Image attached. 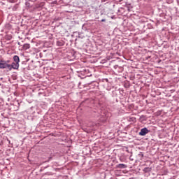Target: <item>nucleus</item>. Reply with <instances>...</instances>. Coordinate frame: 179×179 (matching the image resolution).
<instances>
[{"instance_id": "1", "label": "nucleus", "mask_w": 179, "mask_h": 179, "mask_svg": "<svg viewBox=\"0 0 179 179\" xmlns=\"http://www.w3.org/2000/svg\"><path fill=\"white\" fill-rule=\"evenodd\" d=\"M9 62H10V60L1 59L0 60V69H6L7 72H9V71H10Z\"/></svg>"}, {"instance_id": "2", "label": "nucleus", "mask_w": 179, "mask_h": 179, "mask_svg": "<svg viewBox=\"0 0 179 179\" xmlns=\"http://www.w3.org/2000/svg\"><path fill=\"white\" fill-rule=\"evenodd\" d=\"M149 132H150V131H149L148 128L144 127L141 129V131L138 133V135H140V136H145V135L149 134Z\"/></svg>"}, {"instance_id": "3", "label": "nucleus", "mask_w": 179, "mask_h": 179, "mask_svg": "<svg viewBox=\"0 0 179 179\" xmlns=\"http://www.w3.org/2000/svg\"><path fill=\"white\" fill-rule=\"evenodd\" d=\"M12 69H19V63L13 62L10 64V71H12Z\"/></svg>"}, {"instance_id": "4", "label": "nucleus", "mask_w": 179, "mask_h": 179, "mask_svg": "<svg viewBox=\"0 0 179 179\" xmlns=\"http://www.w3.org/2000/svg\"><path fill=\"white\" fill-rule=\"evenodd\" d=\"M14 62L19 64L20 62V59L19 58V56L15 55L13 57Z\"/></svg>"}, {"instance_id": "5", "label": "nucleus", "mask_w": 179, "mask_h": 179, "mask_svg": "<svg viewBox=\"0 0 179 179\" xmlns=\"http://www.w3.org/2000/svg\"><path fill=\"white\" fill-rule=\"evenodd\" d=\"M117 169H127V165L124 164H119L116 166Z\"/></svg>"}, {"instance_id": "6", "label": "nucleus", "mask_w": 179, "mask_h": 179, "mask_svg": "<svg viewBox=\"0 0 179 179\" xmlns=\"http://www.w3.org/2000/svg\"><path fill=\"white\" fill-rule=\"evenodd\" d=\"M143 171H144L145 173H150V171H152V168L145 167L143 169Z\"/></svg>"}, {"instance_id": "7", "label": "nucleus", "mask_w": 179, "mask_h": 179, "mask_svg": "<svg viewBox=\"0 0 179 179\" xmlns=\"http://www.w3.org/2000/svg\"><path fill=\"white\" fill-rule=\"evenodd\" d=\"M64 43L63 42V41H57V45H58V47H62V45H64Z\"/></svg>"}, {"instance_id": "8", "label": "nucleus", "mask_w": 179, "mask_h": 179, "mask_svg": "<svg viewBox=\"0 0 179 179\" xmlns=\"http://www.w3.org/2000/svg\"><path fill=\"white\" fill-rule=\"evenodd\" d=\"M30 48V44L29 43H25L23 45V50H29Z\"/></svg>"}, {"instance_id": "9", "label": "nucleus", "mask_w": 179, "mask_h": 179, "mask_svg": "<svg viewBox=\"0 0 179 179\" xmlns=\"http://www.w3.org/2000/svg\"><path fill=\"white\" fill-rule=\"evenodd\" d=\"M7 1H8V2H10L11 3H15V0H7Z\"/></svg>"}, {"instance_id": "10", "label": "nucleus", "mask_w": 179, "mask_h": 179, "mask_svg": "<svg viewBox=\"0 0 179 179\" xmlns=\"http://www.w3.org/2000/svg\"><path fill=\"white\" fill-rule=\"evenodd\" d=\"M101 22H106V19H102Z\"/></svg>"}, {"instance_id": "11", "label": "nucleus", "mask_w": 179, "mask_h": 179, "mask_svg": "<svg viewBox=\"0 0 179 179\" xmlns=\"http://www.w3.org/2000/svg\"><path fill=\"white\" fill-rule=\"evenodd\" d=\"M121 1H122V0H120V2H121Z\"/></svg>"}]
</instances>
